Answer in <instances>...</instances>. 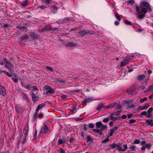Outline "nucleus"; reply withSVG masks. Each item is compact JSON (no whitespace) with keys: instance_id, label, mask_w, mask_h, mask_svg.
<instances>
[{"instance_id":"nucleus-61","label":"nucleus","mask_w":153,"mask_h":153,"mask_svg":"<svg viewBox=\"0 0 153 153\" xmlns=\"http://www.w3.org/2000/svg\"><path fill=\"white\" fill-rule=\"evenodd\" d=\"M143 107L144 108V109H147L148 108V107H149V104H146L145 105L143 106Z\"/></svg>"},{"instance_id":"nucleus-15","label":"nucleus","mask_w":153,"mask_h":153,"mask_svg":"<svg viewBox=\"0 0 153 153\" xmlns=\"http://www.w3.org/2000/svg\"><path fill=\"white\" fill-rule=\"evenodd\" d=\"M17 28L23 31H26L27 30V28L25 26H22L21 25H18L17 26Z\"/></svg>"},{"instance_id":"nucleus-17","label":"nucleus","mask_w":153,"mask_h":153,"mask_svg":"<svg viewBox=\"0 0 153 153\" xmlns=\"http://www.w3.org/2000/svg\"><path fill=\"white\" fill-rule=\"evenodd\" d=\"M146 123L148 125L151 126H153V121L152 120H146Z\"/></svg>"},{"instance_id":"nucleus-44","label":"nucleus","mask_w":153,"mask_h":153,"mask_svg":"<svg viewBox=\"0 0 153 153\" xmlns=\"http://www.w3.org/2000/svg\"><path fill=\"white\" fill-rule=\"evenodd\" d=\"M145 146L146 148H147L148 149H149L152 146V145L150 143H148L146 144Z\"/></svg>"},{"instance_id":"nucleus-47","label":"nucleus","mask_w":153,"mask_h":153,"mask_svg":"<svg viewBox=\"0 0 153 153\" xmlns=\"http://www.w3.org/2000/svg\"><path fill=\"white\" fill-rule=\"evenodd\" d=\"M39 36L37 34H34L33 35L31 36V38L32 39H36L37 38H38Z\"/></svg>"},{"instance_id":"nucleus-45","label":"nucleus","mask_w":153,"mask_h":153,"mask_svg":"<svg viewBox=\"0 0 153 153\" xmlns=\"http://www.w3.org/2000/svg\"><path fill=\"white\" fill-rule=\"evenodd\" d=\"M26 137L23 136V134H22V139H23V140L22 141V143L23 144H24L25 143L26 141Z\"/></svg>"},{"instance_id":"nucleus-38","label":"nucleus","mask_w":153,"mask_h":153,"mask_svg":"<svg viewBox=\"0 0 153 153\" xmlns=\"http://www.w3.org/2000/svg\"><path fill=\"white\" fill-rule=\"evenodd\" d=\"M115 18L119 21H120L121 20V18L120 17L118 14L117 13H116L115 14Z\"/></svg>"},{"instance_id":"nucleus-63","label":"nucleus","mask_w":153,"mask_h":153,"mask_svg":"<svg viewBox=\"0 0 153 153\" xmlns=\"http://www.w3.org/2000/svg\"><path fill=\"white\" fill-rule=\"evenodd\" d=\"M32 88L33 89L32 90H35V91H38V89L37 88V87L36 86H33L32 87Z\"/></svg>"},{"instance_id":"nucleus-51","label":"nucleus","mask_w":153,"mask_h":153,"mask_svg":"<svg viewBox=\"0 0 153 153\" xmlns=\"http://www.w3.org/2000/svg\"><path fill=\"white\" fill-rule=\"evenodd\" d=\"M46 68L47 70H48L50 71H53V68H51L50 67L47 66L46 67Z\"/></svg>"},{"instance_id":"nucleus-40","label":"nucleus","mask_w":153,"mask_h":153,"mask_svg":"<svg viewBox=\"0 0 153 153\" xmlns=\"http://www.w3.org/2000/svg\"><path fill=\"white\" fill-rule=\"evenodd\" d=\"M37 130H35V131L34 133V136L33 137V139L34 140H35L36 138V136L37 135Z\"/></svg>"},{"instance_id":"nucleus-14","label":"nucleus","mask_w":153,"mask_h":153,"mask_svg":"<svg viewBox=\"0 0 153 153\" xmlns=\"http://www.w3.org/2000/svg\"><path fill=\"white\" fill-rule=\"evenodd\" d=\"M31 96L34 102H36L39 99V97H38L36 96L34 93H32Z\"/></svg>"},{"instance_id":"nucleus-48","label":"nucleus","mask_w":153,"mask_h":153,"mask_svg":"<svg viewBox=\"0 0 153 153\" xmlns=\"http://www.w3.org/2000/svg\"><path fill=\"white\" fill-rule=\"evenodd\" d=\"M30 86H30V84H29L26 85H23V87L25 88L26 89H30Z\"/></svg>"},{"instance_id":"nucleus-60","label":"nucleus","mask_w":153,"mask_h":153,"mask_svg":"<svg viewBox=\"0 0 153 153\" xmlns=\"http://www.w3.org/2000/svg\"><path fill=\"white\" fill-rule=\"evenodd\" d=\"M46 8V6L44 5H42L40 6V8L42 10H44L45 8Z\"/></svg>"},{"instance_id":"nucleus-50","label":"nucleus","mask_w":153,"mask_h":153,"mask_svg":"<svg viewBox=\"0 0 153 153\" xmlns=\"http://www.w3.org/2000/svg\"><path fill=\"white\" fill-rule=\"evenodd\" d=\"M87 140L88 141H91L93 140V139L91 138V137L89 136H88L87 137Z\"/></svg>"},{"instance_id":"nucleus-42","label":"nucleus","mask_w":153,"mask_h":153,"mask_svg":"<svg viewBox=\"0 0 153 153\" xmlns=\"http://www.w3.org/2000/svg\"><path fill=\"white\" fill-rule=\"evenodd\" d=\"M140 143V140H139L136 139L133 143H134V144H139Z\"/></svg>"},{"instance_id":"nucleus-53","label":"nucleus","mask_w":153,"mask_h":153,"mask_svg":"<svg viewBox=\"0 0 153 153\" xmlns=\"http://www.w3.org/2000/svg\"><path fill=\"white\" fill-rule=\"evenodd\" d=\"M88 126L89 128H93L94 127V125L92 123H89L88 124Z\"/></svg>"},{"instance_id":"nucleus-25","label":"nucleus","mask_w":153,"mask_h":153,"mask_svg":"<svg viewBox=\"0 0 153 153\" xmlns=\"http://www.w3.org/2000/svg\"><path fill=\"white\" fill-rule=\"evenodd\" d=\"M102 122L100 121L97 122L96 124V127L98 128H100L102 126Z\"/></svg>"},{"instance_id":"nucleus-10","label":"nucleus","mask_w":153,"mask_h":153,"mask_svg":"<svg viewBox=\"0 0 153 153\" xmlns=\"http://www.w3.org/2000/svg\"><path fill=\"white\" fill-rule=\"evenodd\" d=\"M116 105L117 103L116 102H114L109 105L104 106V108L105 109L112 108L114 107Z\"/></svg>"},{"instance_id":"nucleus-13","label":"nucleus","mask_w":153,"mask_h":153,"mask_svg":"<svg viewBox=\"0 0 153 153\" xmlns=\"http://www.w3.org/2000/svg\"><path fill=\"white\" fill-rule=\"evenodd\" d=\"M28 2V0H25V1L21 3V7L24 8L27 6Z\"/></svg>"},{"instance_id":"nucleus-41","label":"nucleus","mask_w":153,"mask_h":153,"mask_svg":"<svg viewBox=\"0 0 153 153\" xmlns=\"http://www.w3.org/2000/svg\"><path fill=\"white\" fill-rule=\"evenodd\" d=\"M128 3L133 5L134 3V0H129L128 1Z\"/></svg>"},{"instance_id":"nucleus-22","label":"nucleus","mask_w":153,"mask_h":153,"mask_svg":"<svg viewBox=\"0 0 153 153\" xmlns=\"http://www.w3.org/2000/svg\"><path fill=\"white\" fill-rule=\"evenodd\" d=\"M65 141L63 139H59L57 143L58 145H60L62 143H65Z\"/></svg>"},{"instance_id":"nucleus-8","label":"nucleus","mask_w":153,"mask_h":153,"mask_svg":"<svg viewBox=\"0 0 153 153\" xmlns=\"http://www.w3.org/2000/svg\"><path fill=\"white\" fill-rule=\"evenodd\" d=\"M143 4L147 8V10L151 12L152 10L150 6V4L147 2L144 1L143 3Z\"/></svg>"},{"instance_id":"nucleus-58","label":"nucleus","mask_w":153,"mask_h":153,"mask_svg":"<svg viewBox=\"0 0 153 153\" xmlns=\"http://www.w3.org/2000/svg\"><path fill=\"white\" fill-rule=\"evenodd\" d=\"M122 107L121 105L120 104H118L116 107V109L117 110L120 109Z\"/></svg>"},{"instance_id":"nucleus-32","label":"nucleus","mask_w":153,"mask_h":153,"mask_svg":"<svg viewBox=\"0 0 153 153\" xmlns=\"http://www.w3.org/2000/svg\"><path fill=\"white\" fill-rule=\"evenodd\" d=\"M93 131L96 132L100 135H101L102 134V132L98 129H93Z\"/></svg>"},{"instance_id":"nucleus-28","label":"nucleus","mask_w":153,"mask_h":153,"mask_svg":"<svg viewBox=\"0 0 153 153\" xmlns=\"http://www.w3.org/2000/svg\"><path fill=\"white\" fill-rule=\"evenodd\" d=\"M137 15L138 18L140 19H143L145 16V15L144 14H141L139 15L137 14Z\"/></svg>"},{"instance_id":"nucleus-7","label":"nucleus","mask_w":153,"mask_h":153,"mask_svg":"<svg viewBox=\"0 0 153 153\" xmlns=\"http://www.w3.org/2000/svg\"><path fill=\"white\" fill-rule=\"evenodd\" d=\"M29 129V126L28 124H27L25 127L24 130L23 131V136L26 137L28 133Z\"/></svg>"},{"instance_id":"nucleus-43","label":"nucleus","mask_w":153,"mask_h":153,"mask_svg":"<svg viewBox=\"0 0 153 153\" xmlns=\"http://www.w3.org/2000/svg\"><path fill=\"white\" fill-rule=\"evenodd\" d=\"M124 22L126 25H132L131 22L125 20L124 21Z\"/></svg>"},{"instance_id":"nucleus-35","label":"nucleus","mask_w":153,"mask_h":153,"mask_svg":"<svg viewBox=\"0 0 153 153\" xmlns=\"http://www.w3.org/2000/svg\"><path fill=\"white\" fill-rule=\"evenodd\" d=\"M128 64H129L126 61H123L120 63V66L121 67V66H123L124 65H128Z\"/></svg>"},{"instance_id":"nucleus-59","label":"nucleus","mask_w":153,"mask_h":153,"mask_svg":"<svg viewBox=\"0 0 153 153\" xmlns=\"http://www.w3.org/2000/svg\"><path fill=\"white\" fill-rule=\"evenodd\" d=\"M140 115H145L146 117L147 115V112L145 111H143L141 113Z\"/></svg>"},{"instance_id":"nucleus-9","label":"nucleus","mask_w":153,"mask_h":153,"mask_svg":"<svg viewBox=\"0 0 153 153\" xmlns=\"http://www.w3.org/2000/svg\"><path fill=\"white\" fill-rule=\"evenodd\" d=\"M72 19L71 17H65L63 19L60 20L58 21V22L59 23H65L67 21L72 20Z\"/></svg>"},{"instance_id":"nucleus-62","label":"nucleus","mask_w":153,"mask_h":153,"mask_svg":"<svg viewBox=\"0 0 153 153\" xmlns=\"http://www.w3.org/2000/svg\"><path fill=\"white\" fill-rule=\"evenodd\" d=\"M146 143V142L145 141L143 140L140 142V144L142 146H143Z\"/></svg>"},{"instance_id":"nucleus-37","label":"nucleus","mask_w":153,"mask_h":153,"mask_svg":"<svg viewBox=\"0 0 153 153\" xmlns=\"http://www.w3.org/2000/svg\"><path fill=\"white\" fill-rule=\"evenodd\" d=\"M57 81L60 83H65L66 81L65 79H63L61 78H59L57 79Z\"/></svg>"},{"instance_id":"nucleus-4","label":"nucleus","mask_w":153,"mask_h":153,"mask_svg":"<svg viewBox=\"0 0 153 153\" xmlns=\"http://www.w3.org/2000/svg\"><path fill=\"white\" fill-rule=\"evenodd\" d=\"M127 92L129 94L133 95L136 93V91L135 88L134 86H133L129 88L127 91Z\"/></svg>"},{"instance_id":"nucleus-16","label":"nucleus","mask_w":153,"mask_h":153,"mask_svg":"<svg viewBox=\"0 0 153 153\" xmlns=\"http://www.w3.org/2000/svg\"><path fill=\"white\" fill-rule=\"evenodd\" d=\"M92 101L91 99L90 98H88L85 99L82 102V104L84 105L85 103L90 102Z\"/></svg>"},{"instance_id":"nucleus-54","label":"nucleus","mask_w":153,"mask_h":153,"mask_svg":"<svg viewBox=\"0 0 153 153\" xmlns=\"http://www.w3.org/2000/svg\"><path fill=\"white\" fill-rule=\"evenodd\" d=\"M109 118H106L105 119H104L102 121L104 122H107L108 121H109Z\"/></svg>"},{"instance_id":"nucleus-11","label":"nucleus","mask_w":153,"mask_h":153,"mask_svg":"<svg viewBox=\"0 0 153 153\" xmlns=\"http://www.w3.org/2000/svg\"><path fill=\"white\" fill-rule=\"evenodd\" d=\"M153 110V108L152 107L150 108L148 110L147 112V115L146 117L149 118L152 116L151 113Z\"/></svg>"},{"instance_id":"nucleus-56","label":"nucleus","mask_w":153,"mask_h":153,"mask_svg":"<svg viewBox=\"0 0 153 153\" xmlns=\"http://www.w3.org/2000/svg\"><path fill=\"white\" fill-rule=\"evenodd\" d=\"M136 121L135 120L133 119L130 120L129 122V123L130 124L134 123Z\"/></svg>"},{"instance_id":"nucleus-2","label":"nucleus","mask_w":153,"mask_h":153,"mask_svg":"<svg viewBox=\"0 0 153 153\" xmlns=\"http://www.w3.org/2000/svg\"><path fill=\"white\" fill-rule=\"evenodd\" d=\"M94 32L93 31L87 30H80L78 32V33L81 36H84L86 34H92L94 33Z\"/></svg>"},{"instance_id":"nucleus-5","label":"nucleus","mask_w":153,"mask_h":153,"mask_svg":"<svg viewBox=\"0 0 153 153\" xmlns=\"http://www.w3.org/2000/svg\"><path fill=\"white\" fill-rule=\"evenodd\" d=\"M123 148L122 147L120 146L119 144V146L117 148V149L120 152H125L126 151L128 148L127 144H125L123 145Z\"/></svg>"},{"instance_id":"nucleus-26","label":"nucleus","mask_w":153,"mask_h":153,"mask_svg":"<svg viewBox=\"0 0 153 153\" xmlns=\"http://www.w3.org/2000/svg\"><path fill=\"white\" fill-rule=\"evenodd\" d=\"M100 128V130L101 131H104L105 130H106L107 126L106 125H103L102 124V126H101Z\"/></svg>"},{"instance_id":"nucleus-33","label":"nucleus","mask_w":153,"mask_h":153,"mask_svg":"<svg viewBox=\"0 0 153 153\" xmlns=\"http://www.w3.org/2000/svg\"><path fill=\"white\" fill-rule=\"evenodd\" d=\"M120 112L121 111H117L116 112L111 113V114L113 115L118 116L119 115Z\"/></svg>"},{"instance_id":"nucleus-57","label":"nucleus","mask_w":153,"mask_h":153,"mask_svg":"<svg viewBox=\"0 0 153 153\" xmlns=\"http://www.w3.org/2000/svg\"><path fill=\"white\" fill-rule=\"evenodd\" d=\"M149 77H147L146 79H145V80L143 81V82L145 83H147L148 80H149Z\"/></svg>"},{"instance_id":"nucleus-20","label":"nucleus","mask_w":153,"mask_h":153,"mask_svg":"<svg viewBox=\"0 0 153 153\" xmlns=\"http://www.w3.org/2000/svg\"><path fill=\"white\" fill-rule=\"evenodd\" d=\"M134 56H133L127 55L123 59V61H128L131 59Z\"/></svg>"},{"instance_id":"nucleus-39","label":"nucleus","mask_w":153,"mask_h":153,"mask_svg":"<svg viewBox=\"0 0 153 153\" xmlns=\"http://www.w3.org/2000/svg\"><path fill=\"white\" fill-rule=\"evenodd\" d=\"M43 128L45 132L46 133L49 130L48 129V127L46 126L45 125L44 126Z\"/></svg>"},{"instance_id":"nucleus-46","label":"nucleus","mask_w":153,"mask_h":153,"mask_svg":"<svg viewBox=\"0 0 153 153\" xmlns=\"http://www.w3.org/2000/svg\"><path fill=\"white\" fill-rule=\"evenodd\" d=\"M147 100V98L146 97H145L143 99H140V102L141 103H143L144 102L146 101Z\"/></svg>"},{"instance_id":"nucleus-21","label":"nucleus","mask_w":153,"mask_h":153,"mask_svg":"<svg viewBox=\"0 0 153 153\" xmlns=\"http://www.w3.org/2000/svg\"><path fill=\"white\" fill-rule=\"evenodd\" d=\"M53 29L51 28H48L47 27H46L43 28L41 30L42 32H43L45 31H49L52 30Z\"/></svg>"},{"instance_id":"nucleus-64","label":"nucleus","mask_w":153,"mask_h":153,"mask_svg":"<svg viewBox=\"0 0 153 153\" xmlns=\"http://www.w3.org/2000/svg\"><path fill=\"white\" fill-rule=\"evenodd\" d=\"M118 128V127L117 126H115L113 128L111 129V130H112V131H116L117 128Z\"/></svg>"},{"instance_id":"nucleus-3","label":"nucleus","mask_w":153,"mask_h":153,"mask_svg":"<svg viewBox=\"0 0 153 153\" xmlns=\"http://www.w3.org/2000/svg\"><path fill=\"white\" fill-rule=\"evenodd\" d=\"M44 88L45 90L47 91L46 92L47 93H53L55 92L53 89L49 85H45V86Z\"/></svg>"},{"instance_id":"nucleus-52","label":"nucleus","mask_w":153,"mask_h":153,"mask_svg":"<svg viewBox=\"0 0 153 153\" xmlns=\"http://www.w3.org/2000/svg\"><path fill=\"white\" fill-rule=\"evenodd\" d=\"M153 89V85H151L149 87L147 91H151Z\"/></svg>"},{"instance_id":"nucleus-23","label":"nucleus","mask_w":153,"mask_h":153,"mask_svg":"<svg viewBox=\"0 0 153 153\" xmlns=\"http://www.w3.org/2000/svg\"><path fill=\"white\" fill-rule=\"evenodd\" d=\"M103 103L100 104L97 107V109L98 110H100L103 107Z\"/></svg>"},{"instance_id":"nucleus-30","label":"nucleus","mask_w":153,"mask_h":153,"mask_svg":"<svg viewBox=\"0 0 153 153\" xmlns=\"http://www.w3.org/2000/svg\"><path fill=\"white\" fill-rule=\"evenodd\" d=\"M147 9L145 8H142L141 9V13L142 12L145 14L147 13Z\"/></svg>"},{"instance_id":"nucleus-34","label":"nucleus","mask_w":153,"mask_h":153,"mask_svg":"<svg viewBox=\"0 0 153 153\" xmlns=\"http://www.w3.org/2000/svg\"><path fill=\"white\" fill-rule=\"evenodd\" d=\"M113 115H112L111 114L109 116V117L111 120H116L117 119V118L113 116Z\"/></svg>"},{"instance_id":"nucleus-31","label":"nucleus","mask_w":153,"mask_h":153,"mask_svg":"<svg viewBox=\"0 0 153 153\" xmlns=\"http://www.w3.org/2000/svg\"><path fill=\"white\" fill-rule=\"evenodd\" d=\"M118 146H119V144H116L115 143H113L110 145L111 147L113 149H114L116 147L117 148Z\"/></svg>"},{"instance_id":"nucleus-36","label":"nucleus","mask_w":153,"mask_h":153,"mask_svg":"<svg viewBox=\"0 0 153 153\" xmlns=\"http://www.w3.org/2000/svg\"><path fill=\"white\" fill-rule=\"evenodd\" d=\"M70 111L72 113V114H74L75 113L76 111V108L75 107H73Z\"/></svg>"},{"instance_id":"nucleus-55","label":"nucleus","mask_w":153,"mask_h":153,"mask_svg":"<svg viewBox=\"0 0 153 153\" xmlns=\"http://www.w3.org/2000/svg\"><path fill=\"white\" fill-rule=\"evenodd\" d=\"M114 132L113 131H112V130H111L110 129V131L109 132V136H111L113 134Z\"/></svg>"},{"instance_id":"nucleus-6","label":"nucleus","mask_w":153,"mask_h":153,"mask_svg":"<svg viewBox=\"0 0 153 153\" xmlns=\"http://www.w3.org/2000/svg\"><path fill=\"white\" fill-rule=\"evenodd\" d=\"M6 90L5 88L2 85H0V93L3 96L6 95Z\"/></svg>"},{"instance_id":"nucleus-49","label":"nucleus","mask_w":153,"mask_h":153,"mask_svg":"<svg viewBox=\"0 0 153 153\" xmlns=\"http://www.w3.org/2000/svg\"><path fill=\"white\" fill-rule=\"evenodd\" d=\"M108 137L109 136H108L106 139L103 140L102 141V143H106V142H109V140L108 138Z\"/></svg>"},{"instance_id":"nucleus-27","label":"nucleus","mask_w":153,"mask_h":153,"mask_svg":"<svg viewBox=\"0 0 153 153\" xmlns=\"http://www.w3.org/2000/svg\"><path fill=\"white\" fill-rule=\"evenodd\" d=\"M135 10L136 12L139 13H141V10L140 7L137 6H135Z\"/></svg>"},{"instance_id":"nucleus-24","label":"nucleus","mask_w":153,"mask_h":153,"mask_svg":"<svg viewBox=\"0 0 153 153\" xmlns=\"http://www.w3.org/2000/svg\"><path fill=\"white\" fill-rule=\"evenodd\" d=\"M145 77V75L143 74L139 75L138 77V79L140 81H141Z\"/></svg>"},{"instance_id":"nucleus-1","label":"nucleus","mask_w":153,"mask_h":153,"mask_svg":"<svg viewBox=\"0 0 153 153\" xmlns=\"http://www.w3.org/2000/svg\"><path fill=\"white\" fill-rule=\"evenodd\" d=\"M4 63L5 64L4 66L8 69L9 70H11L13 68V66L11 64V63L8 61L6 58L3 59Z\"/></svg>"},{"instance_id":"nucleus-18","label":"nucleus","mask_w":153,"mask_h":153,"mask_svg":"<svg viewBox=\"0 0 153 153\" xmlns=\"http://www.w3.org/2000/svg\"><path fill=\"white\" fill-rule=\"evenodd\" d=\"M136 148L135 145L134 144V143H131L129 148L131 151H134L136 149Z\"/></svg>"},{"instance_id":"nucleus-19","label":"nucleus","mask_w":153,"mask_h":153,"mask_svg":"<svg viewBox=\"0 0 153 153\" xmlns=\"http://www.w3.org/2000/svg\"><path fill=\"white\" fill-rule=\"evenodd\" d=\"M65 45L66 47H68V46L73 47L76 46V44L73 42H69L65 44Z\"/></svg>"},{"instance_id":"nucleus-29","label":"nucleus","mask_w":153,"mask_h":153,"mask_svg":"<svg viewBox=\"0 0 153 153\" xmlns=\"http://www.w3.org/2000/svg\"><path fill=\"white\" fill-rule=\"evenodd\" d=\"M44 104H40L36 108V112H38L39 110L42 107H43V106L44 105Z\"/></svg>"},{"instance_id":"nucleus-12","label":"nucleus","mask_w":153,"mask_h":153,"mask_svg":"<svg viewBox=\"0 0 153 153\" xmlns=\"http://www.w3.org/2000/svg\"><path fill=\"white\" fill-rule=\"evenodd\" d=\"M50 8L51 12L54 13H56L58 10L57 8L54 6H51Z\"/></svg>"}]
</instances>
